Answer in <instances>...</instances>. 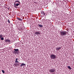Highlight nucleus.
<instances>
[{"label": "nucleus", "instance_id": "nucleus-22", "mask_svg": "<svg viewBox=\"0 0 74 74\" xmlns=\"http://www.w3.org/2000/svg\"><path fill=\"white\" fill-rule=\"evenodd\" d=\"M20 64H21V63H19Z\"/></svg>", "mask_w": 74, "mask_h": 74}, {"label": "nucleus", "instance_id": "nucleus-13", "mask_svg": "<svg viewBox=\"0 0 74 74\" xmlns=\"http://www.w3.org/2000/svg\"><path fill=\"white\" fill-rule=\"evenodd\" d=\"M67 67L69 69H70V70H71V67H70V66H68Z\"/></svg>", "mask_w": 74, "mask_h": 74}, {"label": "nucleus", "instance_id": "nucleus-19", "mask_svg": "<svg viewBox=\"0 0 74 74\" xmlns=\"http://www.w3.org/2000/svg\"><path fill=\"white\" fill-rule=\"evenodd\" d=\"M1 40H4V38L3 37H1Z\"/></svg>", "mask_w": 74, "mask_h": 74}, {"label": "nucleus", "instance_id": "nucleus-12", "mask_svg": "<svg viewBox=\"0 0 74 74\" xmlns=\"http://www.w3.org/2000/svg\"><path fill=\"white\" fill-rule=\"evenodd\" d=\"M14 64L15 65V66H16L17 67L18 66V65L19 66L20 65L18 63L16 64Z\"/></svg>", "mask_w": 74, "mask_h": 74}, {"label": "nucleus", "instance_id": "nucleus-14", "mask_svg": "<svg viewBox=\"0 0 74 74\" xmlns=\"http://www.w3.org/2000/svg\"><path fill=\"white\" fill-rule=\"evenodd\" d=\"M14 51H19V49H14Z\"/></svg>", "mask_w": 74, "mask_h": 74}, {"label": "nucleus", "instance_id": "nucleus-18", "mask_svg": "<svg viewBox=\"0 0 74 74\" xmlns=\"http://www.w3.org/2000/svg\"><path fill=\"white\" fill-rule=\"evenodd\" d=\"M8 23H10V20L8 19Z\"/></svg>", "mask_w": 74, "mask_h": 74}, {"label": "nucleus", "instance_id": "nucleus-5", "mask_svg": "<svg viewBox=\"0 0 74 74\" xmlns=\"http://www.w3.org/2000/svg\"><path fill=\"white\" fill-rule=\"evenodd\" d=\"M5 41L6 42H8V43L9 44H10L11 43V41L10 40H8V39H7L5 40Z\"/></svg>", "mask_w": 74, "mask_h": 74}, {"label": "nucleus", "instance_id": "nucleus-15", "mask_svg": "<svg viewBox=\"0 0 74 74\" xmlns=\"http://www.w3.org/2000/svg\"><path fill=\"white\" fill-rule=\"evenodd\" d=\"M19 4H20V3H16L15 4V5H16V6H18L19 5Z\"/></svg>", "mask_w": 74, "mask_h": 74}, {"label": "nucleus", "instance_id": "nucleus-8", "mask_svg": "<svg viewBox=\"0 0 74 74\" xmlns=\"http://www.w3.org/2000/svg\"><path fill=\"white\" fill-rule=\"evenodd\" d=\"M18 58H16L15 61V63H18Z\"/></svg>", "mask_w": 74, "mask_h": 74}, {"label": "nucleus", "instance_id": "nucleus-3", "mask_svg": "<svg viewBox=\"0 0 74 74\" xmlns=\"http://www.w3.org/2000/svg\"><path fill=\"white\" fill-rule=\"evenodd\" d=\"M49 72H50V73H53L56 70L55 68H51L49 70Z\"/></svg>", "mask_w": 74, "mask_h": 74}, {"label": "nucleus", "instance_id": "nucleus-1", "mask_svg": "<svg viewBox=\"0 0 74 74\" xmlns=\"http://www.w3.org/2000/svg\"><path fill=\"white\" fill-rule=\"evenodd\" d=\"M60 34L61 36L64 37L67 35V32L65 31L60 32Z\"/></svg>", "mask_w": 74, "mask_h": 74}, {"label": "nucleus", "instance_id": "nucleus-20", "mask_svg": "<svg viewBox=\"0 0 74 74\" xmlns=\"http://www.w3.org/2000/svg\"><path fill=\"white\" fill-rule=\"evenodd\" d=\"M2 73L4 74V73H5V71H4L3 70H2Z\"/></svg>", "mask_w": 74, "mask_h": 74}, {"label": "nucleus", "instance_id": "nucleus-16", "mask_svg": "<svg viewBox=\"0 0 74 74\" xmlns=\"http://www.w3.org/2000/svg\"><path fill=\"white\" fill-rule=\"evenodd\" d=\"M15 2H17V3H19L20 4H21V2H20V1H15Z\"/></svg>", "mask_w": 74, "mask_h": 74}, {"label": "nucleus", "instance_id": "nucleus-17", "mask_svg": "<svg viewBox=\"0 0 74 74\" xmlns=\"http://www.w3.org/2000/svg\"><path fill=\"white\" fill-rule=\"evenodd\" d=\"M1 37H3V35L1 34H0V39L1 38Z\"/></svg>", "mask_w": 74, "mask_h": 74}, {"label": "nucleus", "instance_id": "nucleus-10", "mask_svg": "<svg viewBox=\"0 0 74 74\" xmlns=\"http://www.w3.org/2000/svg\"><path fill=\"white\" fill-rule=\"evenodd\" d=\"M41 14H42V15H45V13H44L43 12H41Z\"/></svg>", "mask_w": 74, "mask_h": 74}, {"label": "nucleus", "instance_id": "nucleus-6", "mask_svg": "<svg viewBox=\"0 0 74 74\" xmlns=\"http://www.w3.org/2000/svg\"><path fill=\"white\" fill-rule=\"evenodd\" d=\"M26 66L25 64L24 63H22L21 65L20 66V67H22V66Z\"/></svg>", "mask_w": 74, "mask_h": 74}, {"label": "nucleus", "instance_id": "nucleus-9", "mask_svg": "<svg viewBox=\"0 0 74 74\" xmlns=\"http://www.w3.org/2000/svg\"><path fill=\"white\" fill-rule=\"evenodd\" d=\"M38 26H39V27H43L42 25L39 24H38Z\"/></svg>", "mask_w": 74, "mask_h": 74}, {"label": "nucleus", "instance_id": "nucleus-21", "mask_svg": "<svg viewBox=\"0 0 74 74\" xmlns=\"http://www.w3.org/2000/svg\"><path fill=\"white\" fill-rule=\"evenodd\" d=\"M16 52H18V51H14L13 52V53H16Z\"/></svg>", "mask_w": 74, "mask_h": 74}, {"label": "nucleus", "instance_id": "nucleus-11", "mask_svg": "<svg viewBox=\"0 0 74 74\" xmlns=\"http://www.w3.org/2000/svg\"><path fill=\"white\" fill-rule=\"evenodd\" d=\"M17 19H18V20H19V21H22V19L20 18H17Z\"/></svg>", "mask_w": 74, "mask_h": 74}, {"label": "nucleus", "instance_id": "nucleus-4", "mask_svg": "<svg viewBox=\"0 0 74 74\" xmlns=\"http://www.w3.org/2000/svg\"><path fill=\"white\" fill-rule=\"evenodd\" d=\"M56 50H57L58 51H59L60 49H61V47H57L56 48Z\"/></svg>", "mask_w": 74, "mask_h": 74}, {"label": "nucleus", "instance_id": "nucleus-7", "mask_svg": "<svg viewBox=\"0 0 74 74\" xmlns=\"http://www.w3.org/2000/svg\"><path fill=\"white\" fill-rule=\"evenodd\" d=\"M36 34H37V35H39L40 34V33L39 32H36L35 33Z\"/></svg>", "mask_w": 74, "mask_h": 74}, {"label": "nucleus", "instance_id": "nucleus-2", "mask_svg": "<svg viewBox=\"0 0 74 74\" xmlns=\"http://www.w3.org/2000/svg\"><path fill=\"white\" fill-rule=\"evenodd\" d=\"M56 55L55 54H51L50 56V58L51 59H56Z\"/></svg>", "mask_w": 74, "mask_h": 74}]
</instances>
